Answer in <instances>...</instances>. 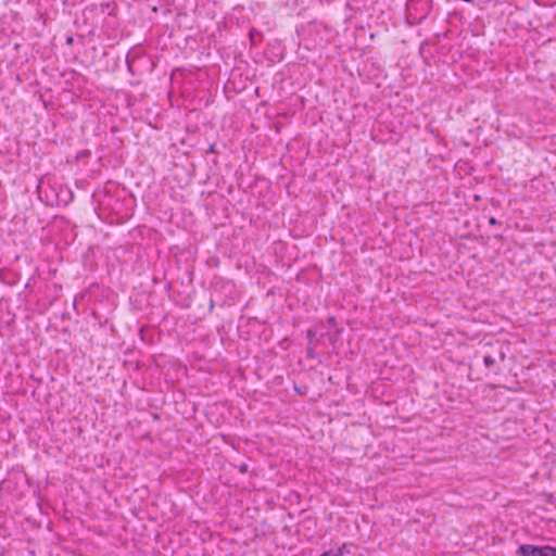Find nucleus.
<instances>
[{"label":"nucleus","instance_id":"ddd939ff","mask_svg":"<svg viewBox=\"0 0 556 556\" xmlns=\"http://www.w3.org/2000/svg\"><path fill=\"white\" fill-rule=\"evenodd\" d=\"M139 58V54L132 50V62Z\"/></svg>","mask_w":556,"mask_h":556},{"label":"nucleus","instance_id":"39448f33","mask_svg":"<svg viewBox=\"0 0 556 556\" xmlns=\"http://www.w3.org/2000/svg\"><path fill=\"white\" fill-rule=\"evenodd\" d=\"M332 553H334L336 556H344V554L348 553L346 545L339 547L337 551H332Z\"/></svg>","mask_w":556,"mask_h":556},{"label":"nucleus","instance_id":"f8f14e48","mask_svg":"<svg viewBox=\"0 0 556 556\" xmlns=\"http://www.w3.org/2000/svg\"><path fill=\"white\" fill-rule=\"evenodd\" d=\"M307 356L308 357H313L314 356V351L312 349H307Z\"/></svg>","mask_w":556,"mask_h":556},{"label":"nucleus","instance_id":"f257e3e1","mask_svg":"<svg viewBox=\"0 0 556 556\" xmlns=\"http://www.w3.org/2000/svg\"><path fill=\"white\" fill-rule=\"evenodd\" d=\"M517 556H556V547L551 545L522 544L516 551Z\"/></svg>","mask_w":556,"mask_h":556},{"label":"nucleus","instance_id":"0eeeda50","mask_svg":"<svg viewBox=\"0 0 556 556\" xmlns=\"http://www.w3.org/2000/svg\"><path fill=\"white\" fill-rule=\"evenodd\" d=\"M489 224H490V225H492V226H494V225H500V224H501V222H500V220H497L495 217L491 216V217L489 218Z\"/></svg>","mask_w":556,"mask_h":556},{"label":"nucleus","instance_id":"1a4fd4ad","mask_svg":"<svg viewBox=\"0 0 556 556\" xmlns=\"http://www.w3.org/2000/svg\"><path fill=\"white\" fill-rule=\"evenodd\" d=\"M216 152V146L215 144H211L208 147V149L206 150V153H215Z\"/></svg>","mask_w":556,"mask_h":556},{"label":"nucleus","instance_id":"4468645a","mask_svg":"<svg viewBox=\"0 0 556 556\" xmlns=\"http://www.w3.org/2000/svg\"><path fill=\"white\" fill-rule=\"evenodd\" d=\"M213 307H214V303H213V301H211L210 308L212 309Z\"/></svg>","mask_w":556,"mask_h":556},{"label":"nucleus","instance_id":"9b49d317","mask_svg":"<svg viewBox=\"0 0 556 556\" xmlns=\"http://www.w3.org/2000/svg\"><path fill=\"white\" fill-rule=\"evenodd\" d=\"M320 556H336L332 551L324 552Z\"/></svg>","mask_w":556,"mask_h":556},{"label":"nucleus","instance_id":"f03ea898","mask_svg":"<svg viewBox=\"0 0 556 556\" xmlns=\"http://www.w3.org/2000/svg\"><path fill=\"white\" fill-rule=\"evenodd\" d=\"M495 363V358L492 357L491 355L483 356V364L485 365V367L493 368Z\"/></svg>","mask_w":556,"mask_h":556},{"label":"nucleus","instance_id":"9d476101","mask_svg":"<svg viewBox=\"0 0 556 556\" xmlns=\"http://www.w3.org/2000/svg\"><path fill=\"white\" fill-rule=\"evenodd\" d=\"M73 42H74V38H73V37H71V36H68V37L66 38V45L71 46V45H73Z\"/></svg>","mask_w":556,"mask_h":556},{"label":"nucleus","instance_id":"6e6552de","mask_svg":"<svg viewBox=\"0 0 556 556\" xmlns=\"http://www.w3.org/2000/svg\"><path fill=\"white\" fill-rule=\"evenodd\" d=\"M306 337L312 341L315 338V332L312 329L306 331Z\"/></svg>","mask_w":556,"mask_h":556},{"label":"nucleus","instance_id":"20e7f679","mask_svg":"<svg viewBox=\"0 0 556 556\" xmlns=\"http://www.w3.org/2000/svg\"><path fill=\"white\" fill-rule=\"evenodd\" d=\"M327 325H328V328L336 329L337 328V319H336V317L329 316L327 318Z\"/></svg>","mask_w":556,"mask_h":556},{"label":"nucleus","instance_id":"7ed1b4c3","mask_svg":"<svg viewBox=\"0 0 556 556\" xmlns=\"http://www.w3.org/2000/svg\"><path fill=\"white\" fill-rule=\"evenodd\" d=\"M126 65H127V68L128 71L134 74V70H132V50H130L127 55H126Z\"/></svg>","mask_w":556,"mask_h":556},{"label":"nucleus","instance_id":"423d86ee","mask_svg":"<svg viewBox=\"0 0 556 556\" xmlns=\"http://www.w3.org/2000/svg\"><path fill=\"white\" fill-rule=\"evenodd\" d=\"M248 469H249L248 464H241V465L239 466V471H240V472H242V473L248 472Z\"/></svg>","mask_w":556,"mask_h":556}]
</instances>
